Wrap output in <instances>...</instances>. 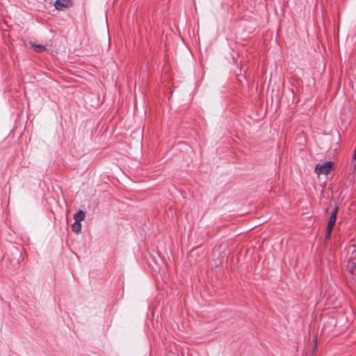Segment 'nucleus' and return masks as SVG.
<instances>
[{"instance_id": "1", "label": "nucleus", "mask_w": 356, "mask_h": 356, "mask_svg": "<svg viewBox=\"0 0 356 356\" xmlns=\"http://www.w3.org/2000/svg\"><path fill=\"white\" fill-rule=\"evenodd\" d=\"M338 211L339 207H336L333 211L331 213L326 229L325 240L330 239L331 236L333 227L336 222Z\"/></svg>"}, {"instance_id": "6", "label": "nucleus", "mask_w": 356, "mask_h": 356, "mask_svg": "<svg viewBox=\"0 0 356 356\" xmlns=\"http://www.w3.org/2000/svg\"><path fill=\"white\" fill-rule=\"evenodd\" d=\"M72 229L74 233L79 234L81 229V222L75 221L72 225Z\"/></svg>"}, {"instance_id": "5", "label": "nucleus", "mask_w": 356, "mask_h": 356, "mask_svg": "<svg viewBox=\"0 0 356 356\" xmlns=\"http://www.w3.org/2000/svg\"><path fill=\"white\" fill-rule=\"evenodd\" d=\"M85 217H86V213L83 211H81V210L76 212L74 216L75 221L80 222H81V221L84 220Z\"/></svg>"}, {"instance_id": "7", "label": "nucleus", "mask_w": 356, "mask_h": 356, "mask_svg": "<svg viewBox=\"0 0 356 356\" xmlns=\"http://www.w3.org/2000/svg\"><path fill=\"white\" fill-rule=\"evenodd\" d=\"M32 46L36 52H43L46 49V47L42 44H33Z\"/></svg>"}, {"instance_id": "2", "label": "nucleus", "mask_w": 356, "mask_h": 356, "mask_svg": "<svg viewBox=\"0 0 356 356\" xmlns=\"http://www.w3.org/2000/svg\"><path fill=\"white\" fill-rule=\"evenodd\" d=\"M333 163L327 161L323 164H317L315 167V172L319 175H328L332 168Z\"/></svg>"}, {"instance_id": "3", "label": "nucleus", "mask_w": 356, "mask_h": 356, "mask_svg": "<svg viewBox=\"0 0 356 356\" xmlns=\"http://www.w3.org/2000/svg\"><path fill=\"white\" fill-rule=\"evenodd\" d=\"M347 268L352 275V278L356 279V252H353L347 264Z\"/></svg>"}, {"instance_id": "4", "label": "nucleus", "mask_w": 356, "mask_h": 356, "mask_svg": "<svg viewBox=\"0 0 356 356\" xmlns=\"http://www.w3.org/2000/svg\"><path fill=\"white\" fill-rule=\"evenodd\" d=\"M55 8L57 10H61L64 8H67L70 6L69 0H56L54 3Z\"/></svg>"}]
</instances>
